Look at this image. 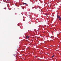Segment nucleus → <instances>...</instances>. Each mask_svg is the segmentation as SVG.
Listing matches in <instances>:
<instances>
[{"label": "nucleus", "instance_id": "nucleus-1", "mask_svg": "<svg viewBox=\"0 0 61 61\" xmlns=\"http://www.w3.org/2000/svg\"><path fill=\"white\" fill-rule=\"evenodd\" d=\"M30 37L29 36H26V38H29Z\"/></svg>", "mask_w": 61, "mask_h": 61}, {"label": "nucleus", "instance_id": "nucleus-3", "mask_svg": "<svg viewBox=\"0 0 61 61\" xmlns=\"http://www.w3.org/2000/svg\"><path fill=\"white\" fill-rule=\"evenodd\" d=\"M23 5H27V4L26 3H24L23 4Z\"/></svg>", "mask_w": 61, "mask_h": 61}, {"label": "nucleus", "instance_id": "nucleus-6", "mask_svg": "<svg viewBox=\"0 0 61 61\" xmlns=\"http://www.w3.org/2000/svg\"><path fill=\"white\" fill-rule=\"evenodd\" d=\"M4 9H5V8H4Z\"/></svg>", "mask_w": 61, "mask_h": 61}, {"label": "nucleus", "instance_id": "nucleus-4", "mask_svg": "<svg viewBox=\"0 0 61 61\" xmlns=\"http://www.w3.org/2000/svg\"><path fill=\"white\" fill-rule=\"evenodd\" d=\"M57 17H58V18H59V17L58 16V15H57Z\"/></svg>", "mask_w": 61, "mask_h": 61}, {"label": "nucleus", "instance_id": "nucleus-5", "mask_svg": "<svg viewBox=\"0 0 61 61\" xmlns=\"http://www.w3.org/2000/svg\"><path fill=\"white\" fill-rule=\"evenodd\" d=\"M54 56L53 55V56H52V57H53Z\"/></svg>", "mask_w": 61, "mask_h": 61}, {"label": "nucleus", "instance_id": "nucleus-7", "mask_svg": "<svg viewBox=\"0 0 61 61\" xmlns=\"http://www.w3.org/2000/svg\"><path fill=\"white\" fill-rule=\"evenodd\" d=\"M58 34L57 35V36H58Z\"/></svg>", "mask_w": 61, "mask_h": 61}, {"label": "nucleus", "instance_id": "nucleus-2", "mask_svg": "<svg viewBox=\"0 0 61 61\" xmlns=\"http://www.w3.org/2000/svg\"><path fill=\"white\" fill-rule=\"evenodd\" d=\"M59 20H61V18L60 17V16H59Z\"/></svg>", "mask_w": 61, "mask_h": 61}, {"label": "nucleus", "instance_id": "nucleus-8", "mask_svg": "<svg viewBox=\"0 0 61 61\" xmlns=\"http://www.w3.org/2000/svg\"><path fill=\"white\" fill-rule=\"evenodd\" d=\"M33 8H32V9H33Z\"/></svg>", "mask_w": 61, "mask_h": 61}]
</instances>
